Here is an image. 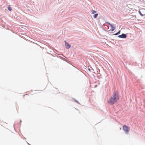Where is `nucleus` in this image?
<instances>
[{
  "label": "nucleus",
  "mask_w": 145,
  "mask_h": 145,
  "mask_svg": "<svg viewBox=\"0 0 145 145\" xmlns=\"http://www.w3.org/2000/svg\"><path fill=\"white\" fill-rule=\"evenodd\" d=\"M119 99V94L117 91L114 92L112 96L108 101V103L111 105H112L116 103Z\"/></svg>",
  "instance_id": "1"
},
{
  "label": "nucleus",
  "mask_w": 145,
  "mask_h": 145,
  "mask_svg": "<svg viewBox=\"0 0 145 145\" xmlns=\"http://www.w3.org/2000/svg\"><path fill=\"white\" fill-rule=\"evenodd\" d=\"M123 129L127 134H128L129 131V128L125 125H124L123 127Z\"/></svg>",
  "instance_id": "2"
},
{
  "label": "nucleus",
  "mask_w": 145,
  "mask_h": 145,
  "mask_svg": "<svg viewBox=\"0 0 145 145\" xmlns=\"http://www.w3.org/2000/svg\"><path fill=\"white\" fill-rule=\"evenodd\" d=\"M140 14L142 16L145 15V9L143 8L140 9L139 11Z\"/></svg>",
  "instance_id": "3"
},
{
  "label": "nucleus",
  "mask_w": 145,
  "mask_h": 145,
  "mask_svg": "<svg viewBox=\"0 0 145 145\" xmlns=\"http://www.w3.org/2000/svg\"><path fill=\"white\" fill-rule=\"evenodd\" d=\"M118 37L122 38H125L126 37V35L124 34H122L121 35L118 36Z\"/></svg>",
  "instance_id": "4"
},
{
  "label": "nucleus",
  "mask_w": 145,
  "mask_h": 145,
  "mask_svg": "<svg viewBox=\"0 0 145 145\" xmlns=\"http://www.w3.org/2000/svg\"><path fill=\"white\" fill-rule=\"evenodd\" d=\"M107 23L111 27V28L110 29V30L111 31H114L115 29V27H114V26L113 25L111 24H110V23L108 22H107Z\"/></svg>",
  "instance_id": "5"
},
{
  "label": "nucleus",
  "mask_w": 145,
  "mask_h": 145,
  "mask_svg": "<svg viewBox=\"0 0 145 145\" xmlns=\"http://www.w3.org/2000/svg\"><path fill=\"white\" fill-rule=\"evenodd\" d=\"M65 46L66 48L67 49H68L70 48L71 46L66 41H65Z\"/></svg>",
  "instance_id": "6"
},
{
  "label": "nucleus",
  "mask_w": 145,
  "mask_h": 145,
  "mask_svg": "<svg viewBox=\"0 0 145 145\" xmlns=\"http://www.w3.org/2000/svg\"><path fill=\"white\" fill-rule=\"evenodd\" d=\"M8 10L10 11L12 10V8L10 5L8 6Z\"/></svg>",
  "instance_id": "7"
},
{
  "label": "nucleus",
  "mask_w": 145,
  "mask_h": 145,
  "mask_svg": "<svg viewBox=\"0 0 145 145\" xmlns=\"http://www.w3.org/2000/svg\"><path fill=\"white\" fill-rule=\"evenodd\" d=\"M98 15V14H95L94 16H93V17L94 18H96L97 17V16Z\"/></svg>",
  "instance_id": "8"
},
{
  "label": "nucleus",
  "mask_w": 145,
  "mask_h": 145,
  "mask_svg": "<svg viewBox=\"0 0 145 145\" xmlns=\"http://www.w3.org/2000/svg\"><path fill=\"white\" fill-rule=\"evenodd\" d=\"M96 12V11H95L94 10H92V14H94Z\"/></svg>",
  "instance_id": "9"
},
{
  "label": "nucleus",
  "mask_w": 145,
  "mask_h": 145,
  "mask_svg": "<svg viewBox=\"0 0 145 145\" xmlns=\"http://www.w3.org/2000/svg\"><path fill=\"white\" fill-rule=\"evenodd\" d=\"M120 31H119L118 33L114 34V35H117L118 34L120 33Z\"/></svg>",
  "instance_id": "10"
}]
</instances>
